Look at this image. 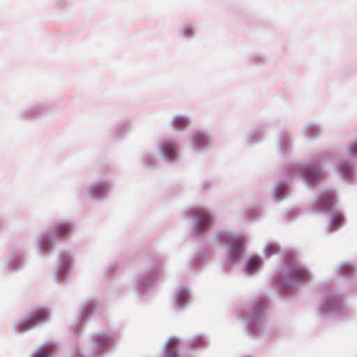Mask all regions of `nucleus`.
<instances>
[{"mask_svg":"<svg viewBox=\"0 0 357 357\" xmlns=\"http://www.w3.org/2000/svg\"><path fill=\"white\" fill-rule=\"evenodd\" d=\"M49 313L46 308L38 307L32 311L29 318L22 321L19 326V331L24 332L32 328L36 324L46 321Z\"/></svg>","mask_w":357,"mask_h":357,"instance_id":"f257e3e1","label":"nucleus"},{"mask_svg":"<svg viewBox=\"0 0 357 357\" xmlns=\"http://www.w3.org/2000/svg\"><path fill=\"white\" fill-rule=\"evenodd\" d=\"M220 238L225 241L231 250V257L234 259L245 243V238L243 236H229L227 234H220Z\"/></svg>","mask_w":357,"mask_h":357,"instance_id":"f03ea898","label":"nucleus"},{"mask_svg":"<svg viewBox=\"0 0 357 357\" xmlns=\"http://www.w3.org/2000/svg\"><path fill=\"white\" fill-rule=\"evenodd\" d=\"M212 224V218L205 211H199L197 215V227L200 231H204Z\"/></svg>","mask_w":357,"mask_h":357,"instance_id":"7ed1b4c3","label":"nucleus"},{"mask_svg":"<svg viewBox=\"0 0 357 357\" xmlns=\"http://www.w3.org/2000/svg\"><path fill=\"white\" fill-rule=\"evenodd\" d=\"M301 176L310 182H314L321 177V172L314 166H306L300 172Z\"/></svg>","mask_w":357,"mask_h":357,"instance_id":"20e7f679","label":"nucleus"},{"mask_svg":"<svg viewBox=\"0 0 357 357\" xmlns=\"http://www.w3.org/2000/svg\"><path fill=\"white\" fill-rule=\"evenodd\" d=\"M177 342L175 340H169L167 342L166 357H178Z\"/></svg>","mask_w":357,"mask_h":357,"instance_id":"39448f33","label":"nucleus"},{"mask_svg":"<svg viewBox=\"0 0 357 357\" xmlns=\"http://www.w3.org/2000/svg\"><path fill=\"white\" fill-rule=\"evenodd\" d=\"M163 152L166 157L173 158L176 153L175 145L170 142L164 143L162 146Z\"/></svg>","mask_w":357,"mask_h":357,"instance_id":"423d86ee","label":"nucleus"},{"mask_svg":"<svg viewBox=\"0 0 357 357\" xmlns=\"http://www.w3.org/2000/svg\"><path fill=\"white\" fill-rule=\"evenodd\" d=\"M172 125L175 129L182 130L187 126L188 121L183 116H176L172 120Z\"/></svg>","mask_w":357,"mask_h":357,"instance_id":"0eeeda50","label":"nucleus"},{"mask_svg":"<svg viewBox=\"0 0 357 357\" xmlns=\"http://www.w3.org/2000/svg\"><path fill=\"white\" fill-rule=\"evenodd\" d=\"M334 195L332 193L324 195L321 199V204L324 208H330L334 202Z\"/></svg>","mask_w":357,"mask_h":357,"instance_id":"6e6552de","label":"nucleus"},{"mask_svg":"<svg viewBox=\"0 0 357 357\" xmlns=\"http://www.w3.org/2000/svg\"><path fill=\"white\" fill-rule=\"evenodd\" d=\"M70 226L67 223L59 225L56 228V234L58 236L64 237L70 231Z\"/></svg>","mask_w":357,"mask_h":357,"instance_id":"1a4fd4ad","label":"nucleus"},{"mask_svg":"<svg viewBox=\"0 0 357 357\" xmlns=\"http://www.w3.org/2000/svg\"><path fill=\"white\" fill-rule=\"evenodd\" d=\"M261 260L258 257L251 258L247 264V269L251 273H253L260 265Z\"/></svg>","mask_w":357,"mask_h":357,"instance_id":"9d476101","label":"nucleus"},{"mask_svg":"<svg viewBox=\"0 0 357 357\" xmlns=\"http://www.w3.org/2000/svg\"><path fill=\"white\" fill-rule=\"evenodd\" d=\"M294 276L296 278L301 279L307 277V271L302 268H297L293 271Z\"/></svg>","mask_w":357,"mask_h":357,"instance_id":"9b49d317","label":"nucleus"},{"mask_svg":"<svg viewBox=\"0 0 357 357\" xmlns=\"http://www.w3.org/2000/svg\"><path fill=\"white\" fill-rule=\"evenodd\" d=\"M278 247L275 245H268L266 248V253L267 256H271L278 252Z\"/></svg>","mask_w":357,"mask_h":357,"instance_id":"f8f14e48","label":"nucleus"},{"mask_svg":"<svg viewBox=\"0 0 357 357\" xmlns=\"http://www.w3.org/2000/svg\"><path fill=\"white\" fill-rule=\"evenodd\" d=\"M194 138L195 140L200 144H203L206 141V137L202 133H197Z\"/></svg>","mask_w":357,"mask_h":357,"instance_id":"ddd939ff","label":"nucleus"},{"mask_svg":"<svg viewBox=\"0 0 357 357\" xmlns=\"http://www.w3.org/2000/svg\"><path fill=\"white\" fill-rule=\"evenodd\" d=\"M343 220V218L341 215H337L333 218V222L335 225H337L336 228L339 226V225L341 224L342 221Z\"/></svg>","mask_w":357,"mask_h":357,"instance_id":"4468645a","label":"nucleus"},{"mask_svg":"<svg viewBox=\"0 0 357 357\" xmlns=\"http://www.w3.org/2000/svg\"><path fill=\"white\" fill-rule=\"evenodd\" d=\"M33 357H48L45 351H40L36 352Z\"/></svg>","mask_w":357,"mask_h":357,"instance_id":"2eb2a0df","label":"nucleus"},{"mask_svg":"<svg viewBox=\"0 0 357 357\" xmlns=\"http://www.w3.org/2000/svg\"><path fill=\"white\" fill-rule=\"evenodd\" d=\"M93 191H98L97 193H99V192H102L104 190L103 186H94L91 189Z\"/></svg>","mask_w":357,"mask_h":357,"instance_id":"dca6fc26","label":"nucleus"},{"mask_svg":"<svg viewBox=\"0 0 357 357\" xmlns=\"http://www.w3.org/2000/svg\"><path fill=\"white\" fill-rule=\"evenodd\" d=\"M351 153L353 155H357V143L353 145Z\"/></svg>","mask_w":357,"mask_h":357,"instance_id":"f3484780","label":"nucleus"},{"mask_svg":"<svg viewBox=\"0 0 357 357\" xmlns=\"http://www.w3.org/2000/svg\"><path fill=\"white\" fill-rule=\"evenodd\" d=\"M45 349L47 351H50L52 349L51 347H46Z\"/></svg>","mask_w":357,"mask_h":357,"instance_id":"a211bd4d","label":"nucleus"},{"mask_svg":"<svg viewBox=\"0 0 357 357\" xmlns=\"http://www.w3.org/2000/svg\"><path fill=\"white\" fill-rule=\"evenodd\" d=\"M178 300L181 301V303H183V301H182L181 295L178 296Z\"/></svg>","mask_w":357,"mask_h":357,"instance_id":"6ab92c4d","label":"nucleus"}]
</instances>
